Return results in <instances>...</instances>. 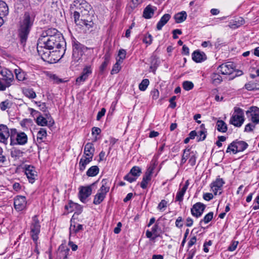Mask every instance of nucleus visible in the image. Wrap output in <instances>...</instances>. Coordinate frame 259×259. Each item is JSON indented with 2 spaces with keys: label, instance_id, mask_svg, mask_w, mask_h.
<instances>
[{
  "label": "nucleus",
  "instance_id": "obj_38",
  "mask_svg": "<svg viewBox=\"0 0 259 259\" xmlns=\"http://www.w3.org/2000/svg\"><path fill=\"white\" fill-rule=\"evenodd\" d=\"M245 88L248 91L259 90V85L252 82H249L245 84Z\"/></svg>",
  "mask_w": 259,
  "mask_h": 259
},
{
  "label": "nucleus",
  "instance_id": "obj_64",
  "mask_svg": "<svg viewBox=\"0 0 259 259\" xmlns=\"http://www.w3.org/2000/svg\"><path fill=\"white\" fill-rule=\"evenodd\" d=\"M121 226L122 224L120 222H118L117 226L114 229V232L115 234H118L120 232Z\"/></svg>",
  "mask_w": 259,
  "mask_h": 259
},
{
  "label": "nucleus",
  "instance_id": "obj_26",
  "mask_svg": "<svg viewBox=\"0 0 259 259\" xmlns=\"http://www.w3.org/2000/svg\"><path fill=\"white\" fill-rule=\"evenodd\" d=\"M170 18V15L168 14H164L160 19V21L158 22L156 25L157 30H160L162 29V27L166 24Z\"/></svg>",
  "mask_w": 259,
  "mask_h": 259
},
{
  "label": "nucleus",
  "instance_id": "obj_41",
  "mask_svg": "<svg viewBox=\"0 0 259 259\" xmlns=\"http://www.w3.org/2000/svg\"><path fill=\"white\" fill-rule=\"evenodd\" d=\"M149 84V80L148 79H144L139 85V90L141 91H145Z\"/></svg>",
  "mask_w": 259,
  "mask_h": 259
},
{
  "label": "nucleus",
  "instance_id": "obj_61",
  "mask_svg": "<svg viewBox=\"0 0 259 259\" xmlns=\"http://www.w3.org/2000/svg\"><path fill=\"white\" fill-rule=\"evenodd\" d=\"M176 96H172L169 100V102L170 103L169 106L171 108H174L176 106V103L175 102V100H176Z\"/></svg>",
  "mask_w": 259,
  "mask_h": 259
},
{
  "label": "nucleus",
  "instance_id": "obj_50",
  "mask_svg": "<svg viewBox=\"0 0 259 259\" xmlns=\"http://www.w3.org/2000/svg\"><path fill=\"white\" fill-rule=\"evenodd\" d=\"M224 181L221 178H218L217 180L212 184L214 187L217 188H222L224 184Z\"/></svg>",
  "mask_w": 259,
  "mask_h": 259
},
{
  "label": "nucleus",
  "instance_id": "obj_9",
  "mask_svg": "<svg viewBox=\"0 0 259 259\" xmlns=\"http://www.w3.org/2000/svg\"><path fill=\"white\" fill-rule=\"evenodd\" d=\"M96 183H94L89 186H80L79 187L78 197L82 202L85 203L87 202V199L91 195L92 187Z\"/></svg>",
  "mask_w": 259,
  "mask_h": 259
},
{
  "label": "nucleus",
  "instance_id": "obj_12",
  "mask_svg": "<svg viewBox=\"0 0 259 259\" xmlns=\"http://www.w3.org/2000/svg\"><path fill=\"white\" fill-rule=\"evenodd\" d=\"M248 117H251V121L254 124L259 123V108L257 107L252 106L249 110L246 111Z\"/></svg>",
  "mask_w": 259,
  "mask_h": 259
},
{
  "label": "nucleus",
  "instance_id": "obj_17",
  "mask_svg": "<svg viewBox=\"0 0 259 259\" xmlns=\"http://www.w3.org/2000/svg\"><path fill=\"white\" fill-rule=\"evenodd\" d=\"M14 207L15 208L21 211L24 209L26 205V198L22 196H18L14 199Z\"/></svg>",
  "mask_w": 259,
  "mask_h": 259
},
{
  "label": "nucleus",
  "instance_id": "obj_5",
  "mask_svg": "<svg viewBox=\"0 0 259 259\" xmlns=\"http://www.w3.org/2000/svg\"><path fill=\"white\" fill-rule=\"evenodd\" d=\"M109 188L110 187L107 184V180H103L102 181V186L95 196L93 203L96 205L100 204L105 198L107 193L109 190Z\"/></svg>",
  "mask_w": 259,
  "mask_h": 259
},
{
  "label": "nucleus",
  "instance_id": "obj_25",
  "mask_svg": "<svg viewBox=\"0 0 259 259\" xmlns=\"http://www.w3.org/2000/svg\"><path fill=\"white\" fill-rule=\"evenodd\" d=\"M156 8L148 5L146 7L143 12V17L146 19H150L154 15Z\"/></svg>",
  "mask_w": 259,
  "mask_h": 259
},
{
  "label": "nucleus",
  "instance_id": "obj_63",
  "mask_svg": "<svg viewBox=\"0 0 259 259\" xmlns=\"http://www.w3.org/2000/svg\"><path fill=\"white\" fill-rule=\"evenodd\" d=\"M101 132V129L97 127H94L92 128V133L93 135H94L95 134L98 135L100 134Z\"/></svg>",
  "mask_w": 259,
  "mask_h": 259
},
{
  "label": "nucleus",
  "instance_id": "obj_44",
  "mask_svg": "<svg viewBox=\"0 0 259 259\" xmlns=\"http://www.w3.org/2000/svg\"><path fill=\"white\" fill-rule=\"evenodd\" d=\"M120 64V60H118L117 61L112 68V69L111 71V74H116L120 71L121 68Z\"/></svg>",
  "mask_w": 259,
  "mask_h": 259
},
{
  "label": "nucleus",
  "instance_id": "obj_53",
  "mask_svg": "<svg viewBox=\"0 0 259 259\" xmlns=\"http://www.w3.org/2000/svg\"><path fill=\"white\" fill-rule=\"evenodd\" d=\"M126 55V51L124 50L121 49L119 51L118 56L119 58L120 62H122V61L125 58Z\"/></svg>",
  "mask_w": 259,
  "mask_h": 259
},
{
  "label": "nucleus",
  "instance_id": "obj_24",
  "mask_svg": "<svg viewBox=\"0 0 259 259\" xmlns=\"http://www.w3.org/2000/svg\"><path fill=\"white\" fill-rule=\"evenodd\" d=\"M94 152L95 148L93 144L91 143H88L86 144L84 148V154L85 156L93 158Z\"/></svg>",
  "mask_w": 259,
  "mask_h": 259
},
{
  "label": "nucleus",
  "instance_id": "obj_47",
  "mask_svg": "<svg viewBox=\"0 0 259 259\" xmlns=\"http://www.w3.org/2000/svg\"><path fill=\"white\" fill-rule=\"evenodd\" d=\"M183 88L186 91H189L193 89L194 84L191 81H185L183 83Z\"/></svg>",
  "mask_w": 259,
  "mask_h": 259
},
{
  "label": "nucleus",
  "instance_id": "obj_10",
  "mask_svg": "<svg viewBox=\"0 0 259 259\" xmlns=\"http://www.w3.org/2000/svg\"><path fill=\"white\" fill-rule=\"evenodd\" d=\"M11 135V129L10 130L6 125L0 124V142L7 145Z\"/></svg>",
  "mask_w": 259,
  "mask_h": 259
},
{
  "label": "nucleus",
  "instance_id": "obj_15",
  "mask_svg": "<svg viewBox=\"0 0 259 259\" xmlns=\"http://www.w3.org/2000/svg\"><path fill=\"white\" fill-rule=\"evenodd\" d=\"M154 169V166H150L146 171L143 176V180L141 183L140 186L142 188L146 189L147 187L148 183L151 179V176Z\"/></svg>",
  "mask_w": 259,
  "mask_h": 259
},
{
  "label": "nucleus",
  "instance_id": "obj_30",
  "mask_svg": "<svg viewBox=\"0 0 259 259\" xmlns=\"http://www.w3.org/2000/svg\"><path fill=\"white\" fill-rule=\"evenodd\" d=\"M216 126L218 131L220 132L225 133L227 131V125L226 123L222 120H218Z\"/></svg>",
  "mask_w": 259,
  "mask_h": 259
},
{
  "label": "nucleus",
  "instance_id": "obj_31",
  "mask_svg": "<svg viewBox=\"0 0 259 259\" xmlns=\"http://www.w3.org/2000/svg\"><path fill=\"white\" fill-rule=\"evenodd\" d=\"M211 82L215 85L219 84L222 81V76L216 73H213L211 75Z\"/></svg>",
  "mask_w": 259,
  "mask_h": 259
},
{
  "label": "nucleus",
  "instance_id": "obj_36",
  "mask_svg": "<svg viewBox=\"0 0 259 259\" xmlns=\"http://www.w3.org/2000/svg\"><path fill=\"white\" fill-rule=\"evenodd\" d=\"M24 95L29 99H34L36 95L32 89H25L23 90Z\"/></svg>",
  "mask_w": 259,
  "mask_h": 259
},
{
  "label": "nucleus",
  "instance_id": "obj_35",
  "mask_svg": "<svg viewBox=\"0 0 259 259\" xmlns=\"http://www.w3.org/2000/svg\"><path fill=\"white\" fill-rule=\"evenodd\" d=\"M99 169L97 166H91L87 171V175L89 177H94L99 173Z\"/></svg>",
  "mask_w": 259,
  "mask_h": 259
},
{
  "label": "nucleus",
  "instance_id": "obj_60",
  "mask_svg": "<svg viewBox=\"0 0 259 259\" xmlns=\"http://www.w3.org/2000/svg\"><path fill=\"white\" fill-rule=\"evenodd\" d=\"M183 221L182 218L181 217H179L177 218L176 221V226L178 228H181L183 226V224L182 223Z\"/></svg>",
  "mask_w": 259,
  "mask_h": 259
},
{
  "label": "nucleus",
  "instance_id": "obj_20",
  "mask_svg": "<svg viewBox=\"0 0 259 259\" xmlns=\"http://www.w3.org/2000/svg\"><path fill=\"white\" fill-rule=\"evenodd\" d=\"M92 73V69L90 66L85 67L80 76L76 79V83L79 84L81 82H84L88 77L90 74Z\"/></svg>",
  "mask_w": 259,
  "mask_h": 259
},
{
  "label": "nucleus",
  "instance_id": "obj_56",
  "mask_svg": "<svg viewBox=\"0 0 259 259\" xmlns=\"http://www.w3.org/2000/svg\"><path fill=\"white\" fill-rule=\"evenodd\" d=\"M255 127L254 125H252L251 123H248L245 125L244 131L246 132H250L253 131Z\"/></svg>",
  "mask_w": 259,
  "mask_h": 259
},
{
  "label": "nucleus",
  "instance_id": "obj_27",
  "mask_svg": "<svg viewBox=\"0 0 259 259\" xmlns=\"http://www.w3.org/2000/svg\"><path fill=\"white\" fill-rule=\"evenodd\" d=\"M187 13L185 11H182L175 15V19L177 23H180L184 21L187 18Z\"/></svg>",
  "mask_w": 259,
  "mask_h": 259
},
{
  "label": "nucleus",
  "instance_id": "obj_8",
  "mask_svg": "<svg viewBox=\"0 0 259 259\" xmlns=\"http://www.w3.org/2000/svg\"><path fill=\"white\" fill-rule=\"evenodd\" d=\"M248 146V144L244 141H234L228 146L226 152L232 151L234 153L244 151Z\"/></svg>",
  "mask_w": 259,
  "mask_h": 259
},
{
  "label": "nucleus",
  "instance_id": "obj_40",
  "mask_svg": "<svg viewBox=\"0 0 259 259\" xmlns=\"http://www.w3.org/2000/svg\"><path fill=\"white\" fill-rule=\"evenodd\" d=\"M141 172V168L138 166H135L131 169L129 173L137 178V177L140 176Z\"/></svg>",
  "mask_w": 259,
  "mask_h": 259
},
{
  "label": "nucleus",
  "instance_id": "obj_11",
  "mask_svg": "<svg viewBox=\"0 0 259 259\" xmlns=\"http://www.w3.org/2000/svg\"><path fill=\"white\" fill-rule=\"evenodd\" d=\"M40 227L37 217L36 215H34L32 218L30 232L31 237L34 241H37L38 239V234L40 232Z\"/></svg>",
  "mask_w": 259,
  "mask_h": 259
},
{
  "label": "nucleus",
  "instance_id": "obj_62",
  "mask_svg": "<svg viewBox=\"0 0 259 259\" xmlns=\"http://www.w3.org/2000/svg\"><path fill=\"white\" fill-rule=\"evenodd\" d=\"M203 197L205 200L209 201L213 198V195L211 193H206L204 194Z\"/></svg>",
  "mask_w": 259,
  "mask_h": 259
},
{
  "label": "nucleus",
  "instance_id": "obj_28",
  "mask_svg": "<svg viewBox=\"0 0 259 259\" xmlns=\"http://www.w3.org/2000/svg\"><path fill=\"white\" fill-rule=\"evenodd\" d=\"M92 157L86 156L84 158H81L79 163V169L81 171H83L85 169L86 165L89 164L92 160Z\"/></svg>",
  "mask_w": 259,
  "mask_h": 259
},
{
  "label": "nucleus",
  "instance_id": "obj_39",
  "mask_svg": "<svg viewBox=\"0 0 259 259\" xmlns=\"http://www.w3.org/2000/svg\"><path fill=\"white\" fill-rule=\"evenodd\" d=\"M12 103L11 101L9 100H6L0 103V109L2 111H5L7 109H9L11 108Z\"/></svg>",
  "mask_w": 259,
  "mask_h": 259
},
{
  "label": "nucleus",
  "instance_id": "obj_49",
  "mask_svg": "<svg viewBox=\"0 0 259 259\" xmlns=\"http://www.w3.org/2000/svg\"><path fill=\"white\" fill-rule=\"evenodd\" d=\"M64 248V246L62 244L59 246V250H60V253H61L62 255H65L63 259H67V253L69 251V249L68 248L65 249Z\"/></svg>",
  "mask_w": 259,
  "mask_h": 259
},
{
  "label": "nucleus",
  "instance_id": "obj_2",
  "mask_svg": "<svg viewBox=\"0 0 259 259\" xmlns=\"http://www.w3.org/2000/svg\"><path fill=\"white\" fill-rule=\"evenodd\" d=\"M34 20V16L33 15H30L28 12L24 14V19L20 23L18 30L19 36L23 46L25 45L27 39L28 35L33 25Z\"/></svg>",
  "mask_w": 259,
  "mask_h": 259
},
{
  "label": "nucleus",
  "instance_id": "obj_46",
  "mask_svg": "<svg viewBox=\"0 0 259 259\" xmlns=\"http://www.w3.org/2000/svg\"><path fill=\"white\" fill-rule=\"evenodd\" d=\"M47 136V131L45 128H41L37 134V140H42Z\"/></svg>",
  "mask_w": 259,
  "mask_h": 259
},
{
  "label": "nucleus",
  "instance_id": "obj_37",
  "mask_svg": "<svg viewBox=\"0 0 259 259\" xmlns=\"http://www.w3.org/2000/svg\"><path fill=\"white\" fill-rule=\"evenodd\" d=\"M110 58V55L109 52H107L105 54L104 58V61L103 62L102 65H101L100 67V69L101 71H103L104 69L106 68Z\"/></svg>",
  "mask_w": 259,
  "mask_h": 259
},
{
  "label": "nucleus",
  "instance_id": "obj_13",
  "mask_svg": "<svg viewBox=\"0 0 259 259\" xmlns=\"http://www.w3.org/2000/svg\"><path fill=\"white\" fill-rule=\"evenodd\" d=\"M205 207V205L202 203L197 202L195 203L191 209L192 215L196 218L200 217L202 214Z\"/></svg>",
  "mask_w": 259,
  "mask_h": 259
},
{
  "label": "nucleus",
  "instance_id": "obj_48",
  "mask_svg": "<svg viewBox=\"0 0 259 259\" xmlns=\"http://www.w3.org/2000/svg\"><path fill=\"white\" fill-rule=\"evenodd\" d=\"M206 130L204 128L199 132L197 136L198 138V141H202L205 140L206 138Z\"/></svg>",
  "mask_w": 259,
  "mask_h": 259
},
{
  "label": "nucleus",
  "instance_id": "obj_23",
  "mask_svg": "<svg viewBox=\"0 0 259 259\" xmlns=\"http://www.w3.org/2000/svg\"><path fill=\"white\" fill-rule=\"evenodd\" d=\"M192 59L196 62H201L206 59V56L203 52L195 51L192 54Z\"/></svg>",
  "mask_w": 259,
  "mask_h": 259
},
{
  "label": "nucleus",
  "instance_id": "obj_6",
  "mask_svg": "<svg viewBox=\"0 0 259 259\" xmlns=\"http://www.w3.org/2000/svg\"><path fill=\"white\" fill-rule=\"evenodd\" d=\"M244 121L243 110L238 107L234 108V113L230 120V123L240 127Z\"/></svg>",
  "mask_w": 259,
  "mask_h": 259
},
{
  "label": "nucleus",
  "instance_id": "obj_21",
  "mask_svg": "<svg viewBox=\"0 0 259 259\" xmlns=\"http://www.w3.org/2000/svg\"><path fill=\"white\" fill-rule=\"evenodd\" d=\"M36 123L38 125L40 126L48 125L51 126L54 124V121L50 117H47V118H46L43 116L39 115L37 117Z\"/></svg>",
  "mask_w": 259,
  "mask_h": 259
},
{
  "label": "nucleus",
  "instance_id": "obj_57",
  "mask_svg": "<svg viewBox=\"0 0 259 259\" xmlns=\"http://www.w3.org/2000/svg\"><path fill=\"white\" fill-rule=\"evenodd\" d=\"M238 241H233L231 245L228 247V250L230 251H233L236 249L238 245Z\"/></svg>",
  "mask_w": 259,
  "mask_h": 259
},
{
  "label": "nucleus",
  "instance_id": "obj_7",
  "mask_svg": "<svg viewBox=\"0 0 259 259\" xmlns=\"http://www.w3.org/2000/svg\"><path fill=\"white\" fill-rule=\"evenodd\" d=\"M82 13V12L81 11V13ZM73 17L76 24L81 27H85V29L89 30L90 28H92L94 25V22L92 20L85 19L83 15H81V17L80 19V14L79 12H74Z\"/></svg>",
  "mask_w": 259,
  "mask_h": 259
},
{
  "label": "nucleus",
  "instance_id": "obj_58",
  "mask_svg": "<svg viewBox=\"0 0 259 259\" xmlns=\"http://www.w3.org/2000/svg\"><path fill=\"white\" fill-rule=\"evenodd\" d=\"M106 112V109L105 108H102L100 111L98 113L97 116V120H100V119L105 115Z\"/></svg>",
  "mask_w": 259,
  "mask_h": 259
},
{
  "label": "nucleus",
  "instance_id": "obj_32",
  "mask_svg": "<svg viewBox=\"0 0 259 259\" xmlns=\"http://www.w3.org/2000/svg\"><path fill=\"white\" fill-rule=\"evenodd\" d=\"M244 23V20L239 18L237 21H234L229 23V26L232 29H235L242 25Z\"/></svg>",
  "mask_w": 259,
  "mask_h": 259
},
{
  "label": "nucleus",
  "instance_id": "obj_51",
  "mask_svg": "<svg viewBox=\"0 0 259 259\" xmlns=\"http://www.w3.org/2000/svg\"><path fill=\"white\" fill-rule=\"evenodd\" d=\"M152 35L150 34H147V35H146L143 39V41L149 45L150 44H151L152 42Z\"/></svg>",
  "mask_w": 259,
  "mask_h": 259
},
{
  "label": "nucleus",
  "instance_id": "obj_14",
  "mask_svg": "<svg viewBox=\"0 0 259 259\" xmlns=\"http://www.w3.org/2000/svg\"><path fill=\"white\" fill-rule=\"evenodd\" d=\"M83 46L78 41L74 42L73 45L72 57L75 61L77 62L82 55V48Z\"/></svg>",
  "mask_w": 259,
  "mask_h": 259
},
{
  "label": "nucleus",
  "instance_id": "obj_16",
  "mask_svg": "<svg viewBox=\"0 0 259 259\" xmlns=\"http://www.w3.org/2000/svg\"><path fill=\"white\" fill-rule=\"evenodd\" d=\"M235 65L233 62H227L219 66V68L223 74H232L234 71Z\"/></svg>",
  "mask_w": 259,
  "mask_h": 259
},
{
  "label": "nucleus",
  "instance_id": "obj_59",
  "mask_svg": "<svg viewBox=\"0 0 259 259\" xmlns=\"http://www.w3.org/2000/svg\"><path fill=\"white\" fill-rule=\"evenodd\" d=\"M166 205H167V201H165V200H162L159 203L157 208L160 210H161L162 208L166 207Z\"/></svg>",
  "mask_w": 259,
  "mask_h": 259
},
{
  "label": "nucleus",
  "instance_id": "obj_1",
  "mask_svg": "<svg viewBox=\"0 0 259 259\" xmlns=\"http://www.w3.org/2000/svg\"><path fill=\"white\" fill-rule=\"evenodd\" d=\"M65 44L63 37H39L37 41V52L45 61L51 62L53 60H59L64 54Z\"/></svg>",
  "mask_w": 259,
  "mask_h": 259
},
{
  "label": "nucleus",
  "instance_id": "obj_34",
  "mask_svg": "<svg viewBox=\"0 0 259 259\" xmlns=\"http://www.w3.org/2000/svg\"><path fill=\"white\" fill-rule=\"evenodd\" d=\"M83 229V226L82 225L77 224L76 226L75 224H73L72 222H71L70 227V233H76Z\"/></svg>",
  "mask_w": 259,
  "mask_h": 259
},
{
  "label": "nucleus",
  "instance_id": "obj_52",
  "mask_svg": "<svg viewBox=\"0 0 259 259\" xmlns=\"http://www.w3.org/2000/svg\"><path fill=\"white\" fill-rule=\"evenodd\" d=\"M124 179L128 181L130 183H132L137 180V178L128 173L127 175L124 176Z\"/></svg>",
  "mask_w": 259,
  "mask_h": 259
},
{
  "label": "nucleus",
  "instance_id": "obj_4",
  "mask_svg": "<svg viewBox=\"0 0 259 259\" xmlns=\"http://www.w3.org/2000/svg\"><path fill=\"white\" fill-rule=\"evenodd\" d=\"M27 136L24 132H18L16 129H11V145H23L27 142Z\"/></svg>",
  "mask_w": 259,
  "mask_h": 259
},
{
  "label": "nucleus",
  "instance_id": "obj_3",
  "mask_svg": "<svg viewBox=\"0 0 259 259\" xmlns=\"http://www.w3.org/2000/svg\"><path fill=\"white\" fill-rule=\"evenodd\" d=\"M0 73L2 76V78L0 77V91H4L11 86L14 81V75L7 69L2 70Z\"/></svg>",
  "mask_w": 259,
  "mask_h": 259
},
{
  "label": "nucleus",
  "instance_id": "obj_29",
  "mask_svg": "<svg viewBox=\"0 0 259 259\" xmlns=\"http://www.w3.org/2000/svg\"><path fill=\"white\" fill-rule=\"evenodd\" d=\"M16 77L19 81H23L25 78V73L20 68L15 69L14 70Z\"/></svg>",
  "mask_w": 259,
  "mask_h": 259
},
{
  "label": "nucleus",
  "instance_id": "obj_54",
  "mask_svg": "<svg viewBox=\"0 0 259 259\" xmlns=\"http://www.w3.org/2000/svg\"><path fill=\"white\" fill-rule=\"evenodd\" d=\"M191 152L190 151V149H185L183 151V155H182V158H185V159H186V160H187V159L190 156V154H191Z\"/></svg>",
  "mask_w": 259,
  "mask_h": 259
},
{
  "label": "nucleus",
  "instance_id": "obj_18",
  "mask_svg": "<svg viewBox=\"0 0 259 259\" xmlns=\"http://www.w3.org/2000/svg\"><path fill=\"white\" fill-rule=\"evenodd\" d=\"M46 37L47 38H50V37H63L61 33H60L55 28H49L47 30L44 31L40 37Z\"/></svg>",
  "mask_w": 259,
  "mask_h": 259
},
{
  "label": "nucleus",
  "instance_id": "obj_45",
  "mask_svg": "<svg viewBox=\"0 0 259 259\" xmlns=\"http://www.w3.org/2000/svg\"><path fill=\"white\" fill-rule=\"evenodd\" d=\"M213 213L210 212L205 215L203 219L201 220L200 222L201 224L202 222H204L205 224L209 223L213 218Z\"/></svg>",
  "mask_w": 259,
  "mask_h": 259
},
{
  "label": "nucleus",
  "instance_id": "obj_55",
  "mask_svg": "<svg viewBox=\"0 0 259 259\" xmlns=\"http://www.w3.org/2000/svg\"><path fill=\"white\" fill-rule=\"evenodd\" d=\"M35 103L37 105L40 110L42 111L43 112L47 111V108L45 103H41L40 102H35Z\"/></svg>",
  "mask_w": 259,
  "mask_h": 259
},
{
  "label": "nucleus",
  "instance_id": "obj_19",
  "mask_svg": "<svg viewBox=\"0 0 259 259\" xmlns=\"http://www.w3.org/2000/svg\"><path fill=\"white\" fill-rule=\"evenodd\" d=\"M25 172L29 182L32 183L37 176V172L35 170L34 167L32 165H26L25 166Z\"/></svg>",
  "mask_w": 259,
  "mask_h": 259
},
{
  "label": "nucleus",
  "instance_id": "obj_33",
  "mask_svg": "<svg viewBox=\"0 0 259 259\" xmlns=\"http://www.w3.org/2000/svg\"><path fill=\"white\" fill-rule=\"evenodd\" d=\"M23 152L19 149L13 148L11 152V156L15 159H19L23 156Z\"/></svg>",
  "mask_w": 259,
  "mask_h": 259
},
{
  "label": "nucleus",
  "instance_id": "obj_42",
  "mask_svg": "<svg viewBox=\"0 0 259 259\" xmlns=\"http://www.w3.org/2000/svg\"><path fill=\"white\" fill-rule=\"evenodd\" d=\"M196 151H192L191 152L190 156L189 159V163L191 166H194L196 163Z\"/></svg>",
  "mask_w": 259,
  "mask_h": 259
},
{
  "label": "nucleus",
  "instance_id": "obj_43",
  "mask_svg": "<svg viewBox=\"0 0 259 259\" xmlns=\"http://www.w3.org/2000/svg\"><path fill=\"white\" fill-rule=\"evenodd\" d=\"M186 190V189L182 187V189L178 192L176 197V201L181 202L183 200V196Z\"/></svg>",
  "mask_w": 259,
  "mask_h": 259
},
{
  "label": "nucleus",
  "instance_id": "obj_22",
  "mask_svg": "<svg viewBox=\"0 0 259 259\" xmlns=\"http://www.w3.org/2000/svg\"><path fill=\"white\" fill-rule=\"evenodd\" d=\"M8 14V8L4 2L0 1V27L4 22L3 17Z\"/></svg>",
  "mask_w": 259,
  "mask_h": 259
}]
</instances>
